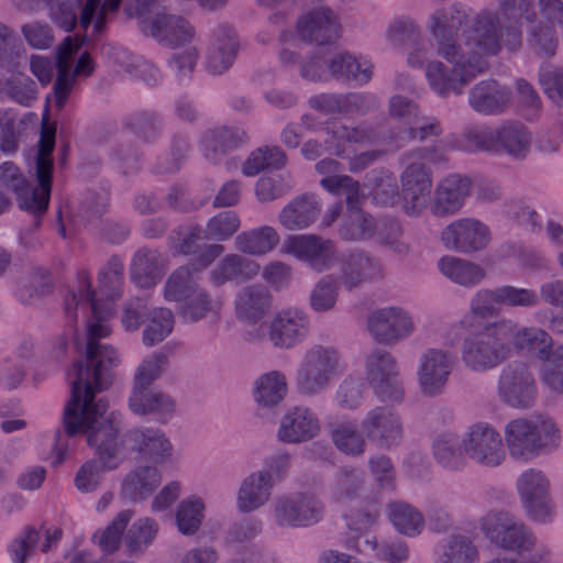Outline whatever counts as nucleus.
I'll return each instance as SVG.
<instances>
[{"mask_svg": "<svg viewBox=\"0 0 563 563\" xmlns=\"http://www.w3.org/2000/svg\"><path fill=\"white\" fill-rule=\"evenodd\" d=\"M79 287L65 298V314L70 323L77 321V312L90 311L82 339L75 334L74 342L79 352L85 353L86 361L73 365L68 377L71 397L63 413V428L68 437L79 433L87 435L88 445L96 450L102 466L96 461H88L80 466L75 476V487L80 493L95 492L102 479L103 470H113L123 461L119 433L121 415L108 411V401L98 398L111 384L110 368L120 362L118 352L100 340L110 335L109 319L114 310L111 305L103 307L90 290V280L86 273L78 276Z\"/></svg>", "mask_w": 563, "mask_h": 563, "instance_id": "obj_1", "label": "nucleus"}, {"mask_svg": "<svg viewBox=\"0 0 563 563\" xmlns=\"http://www.w3.org/2000/svg\"><path fill=\"white\" fill-rule=\"evenodd\" d=\"M470 10L462 3L437 9L428 29L441 59H431L423 46L412 48L407 64L424 68L430 89L439 97L461 95L464 88L487 68L485 56L500 48L499 20L490 12L479 13L470 24Z\"/></svg>", "mask_w": 563, "mask_h": 563, "instance_id": "obj_2", "label": "nucleus"}, {"mask_svg": "<svg viewBox=\"0 0 563 563\" xmlns=\"http://www.w3.org/2000/svg\"><path fill=\"white\" fill-rule=\"evenodd\" d=\"M549 342L545 330L503 317L471 331L463 339L460 353L467 371L483 374L499 367L515 352L537 350L540 356H544Z\"/></svg>", "mask_w": 563, "mask_h": 563, "instance_id": "obj_3", "label": "nucleus"}, {"mask_svg": "<svg viewBox=\"0 0 563 563\" xmlns=\"http://www.w3.org/2000/svg\"><path fill=\"white\" fill-rule=\"evenodd\" d=\"M54 146L55 129L44 123L36 156L38 189L27 186L23 175L12 162H4L0 165V183L16 195L21 209L35 217V225L40 224V217L47 210L49 202L53 172L51 154Z\"/></svg>", "mask_w": 563, "mask_h": 563, "instance_id": "obj_4", "label": "nucleus"}, {"mask_svg": "<svg viewBox=\"0 0 563 563\" xmlns=\"http://www.w3.org/2000/svg\"><path fill=\"white\" fill-rule=\"evenodd\" d=\"M504 435L510 456L521 462L555 451L562 440L560 427L549 415L512 419L506 424Z\"/></svg>", "mask_w": 563, "mask_h": 563, "instance_id": "obj_5", "label": "nucleus"}, {"mask_svg": "<svg viewBox=\"0 0 563 563\" xmlns=\"http://www.w3.org/2000/svg\"><path fill=\"white\" fill-rule=\"evenodd\" d=\"M343 371V357L335 347L312 345L305 351L297 367L296 388L303 396L318 395Z\"/></svg>", "mask_w": 563, "mask_h": 563, "instance_id": "obj_6", "label": "nucleus"}, {"mask_svg": "<svg viewBox=\"0 0 563 563\" xmlns=\"http://www.w3.org/2000/svg\"><path fill=\"white\" fill-rule=\"evenodd\" d=\"M81 47V42L76 37L66 36L56 47L57 76L54 84V102L58 109L64 108L78 79L87 78L95 70V63L88 52L75 57Z\"/></svg>", "mask_w": 563, "mask_h": 563, "instance_id": "obj_7", "label": "nucleus"}, {"mask_svg": "<svg viewBox=\"0 0 563 563\" xmlns=\"http://www.w3.org/2000/svg\"><path fill=\"white\" fill-rule=\"evenodd\" d=\"M365 378L373 394L383 402L399 404L405 388L397 358L388 351L374 349L364 360Z\"/></svg>", "mask_w": 563, "mask_h": 563, "instance_id": "obj_8", "label": "nucleus"}, {"mask_svg": "<svg viewBox=\"0 0 563 563\" xmlns=\"http://www.w3.org/2000/svg\"><path fill=\"white\" fill-rule=\"evenodd\" d=\"M324 505L313 493L279 496L272 505V519L279 528H306L322 520Z\"/></svg>", "mask_w": 563, "mask_h": 563, "instance_id": "obj_9", "label": "nucleus"}, {"mask_svg": "<svg viewBox=\"0 0 563 563\" xmlns=\"http://www.w3.org/2000/svg\"><path fill=\"white\" fill-rule=\"evenodd\" d=\"M479 526L492 543L505 551L523 553L534 544L531 530L509 512L490 511L481 519Z\"/></svg>", "mask_w": 563, "mask_h": 563, "instance_id": "obj_10", "label": "nucleus"}, {"mask_svg": "<svg viewBox=\"0 0 563 563\" xmlns=\"http://www.w3.org/2000/svg\"><path fill=\"white\" fill-rule=\"evenodd\" d=\"M456 364L452 350L431 346L424 349L418 358L417 383L420 393L427 397H437L444 393Z\"/></svg>", "mask_w": 563, "mask_h": 563, "instance_id": "obj_11", "label": "nucleus"}, {"mask_svg": "<svg viewBox=\"0 0 563 563\" xmlns=\"http://www.w3.org/2000/svg\"><path fill=\"white\" fill-rule=\"evenodd\" d=\"M360 428L367 441L380 450L398 448L405 439L400 415L386 405L368 409L360 422Z\"/></svg>", "mask_w": 563, "mask_h": 563, "instance_id": "obj_12", "label": "nucleus"}, {"mask_svg": "<svg viewBox=\"0 0 563 563\" xmlns=\"http://www.w3.org/2000/svg\"><path fill=\"white\" fill-rule=\"evenodd\" d=\"M400 174L401 208L409 217H420L428 208L432 191V173L423 162L404 159Z\"/></svg>", "mask_w": 563, "mask_h": 563, "instance_id": "obj_13", "label": "nucleus"}, {"mask_svg": "<svg viewBox=\"0 0 563 563\" xmlns=\"http://www.w3.org/2000/svg\"><path fill=\"white\" fill-rule=\"evenodd\" d=\"M367 330L377 343L396 345L415 333L416 323L407 309L400 306H388L368 316Z\"/></svg>", "mask_w": 563, "mask_h": 563, "instance_id": "obj_14", "label": "nucleus"}, {"mask_svg": "<svg viewBox=\"0 0 563 563\" xmlns=\"http://www.w3.org/2000/svg\"><path fill=\"white\" fill-rule=\"evenodd\" d=\"M517 492L528 516L537 522L551 521L554 507L550 498V481L538 468H528L517 478Z\"/></svg>", "mask_w": 563, "mask_h": 563, "instance_id": "obj_15", "label": "nucleus"}, {"mask_svg": "<svg viewBox=\"0 0 563 563\" xmlns=\"http://www.w3.org/2000/svg\"><path fill=\"white\" fill-rule=\"evenodd\" d=\"M440 240L446 250L466 255L484 251L490 243L492 233L483 221L465 217L449 223L441 231Z\"/></svg>", "mask_w": 563, "mask_h": 563, "instance_id": "obj_16", "label": "nucleus"}, {"mask_svg": "<svg viewBox=\"0 0 563 563\" xmlns=\"http://www.w3.org/2000/svg\"><path fill=\"white\" fill-rule=\"evenodd\" d=\"M462 442L466 456L478 464L494 467L506 457L501 435L487 422L470 426Z\"/></svg>", "mask_w": 563, "mask_h": 563, "instance_id": "obj_17", "label": "nucleus"}, {"mask_svg": "<svg viewBox=\"0 0 563 563\" xmlns=\"http://www.w3.org/2000/svg\"><path fill=\"white\" fill-rule=\"evenodd\" d=\"M497 393L503 402L512 408L533 406L537 386L532 373L522 363L506 366L498 378Z\"/></svg>", "mask_w": 563, "mask_h": 563, "instance_id": "obj_18", "label": "nucleus"}, {"mask_svg": "<svg viewBox=\"0 0 563 563\" xmlns=\"http://www.w3.org/2000/svg\"><path fill=\"white\" fill-rule=\"evenodd\" d=\"M282 252L308 263L318 273L328 271L338 260L333 242L314 234L288 236Z\"/></svg>", "mask_w": 563, "mask_h": 563, "instance_id": "obj_19", "label": "nucleus"}, {"mask_svg": "<svg viewBox=\"0 0 563 563\" xmlns=\"http://www.w3.org/2000/svg\"><path fill=\"white\" fill-rule=\"evenodd\" d=\"M224 252L221 244H211L200 254L197 264L184 265L176 268L167 278L164 286V298L167 301H185L199 287L196 273L208 267Z\"/></svg>", "mask_w": 563, "mask_h": 563, "instance_id": "obj_20", "label": "nucleus"}, {"mask_svg": "<svg viewBox=\"0 0 563 563\" xmlns=\"http://www.w3.org/2000/svg\"><path fill=\"white\" fill-rule=\"evenodd\" d=\"M499 9L504 13L518 10L530 23L528 27L529 44L540 55L553 56L555 54L559 35L558 26L547 24L537 20L533 0H498Z\"/></svg>", "mask_w": 563, "mask_h": 563, "instance_id": "obj_21", "label": "nucleus"}, {"mask_svg": "<svg viewBox=\"0 0 563 563\" xmlns=\"http://www.w3.org/2000/svg\"><path fill=\"white\" fill-rule=\"evenodd\" d=\"M140 30L167 46H181L190 43L196 31L191 23L177 14L156 13L140 22Z\"/></svg>", "mask_w": 563, "mask_h": 563, "instance_id": "obj_22", "label": "nucleus"}, {"mask_svg": "<svg viewBox=\"0 0 563 563\" xmlns=\"http://www.w3.org/2000/svg\"><path fill=\"white\" fill-rule=\"evenodd\" d=\"M309 331V318L305 311L287 308L277 312L268 327V339L275 347L291 349L301 343Z\"/></svg>", "mask_w": 563, "mask_h": 563, "instance_id": "obj_23", "label": "nucleus"}, {"mask_svg": "<svg viewBox=\"0 0 563 563\" xmlns=\"http://www.w3.org/2000/svg\"><path fill=\"white\" fill-rule=\"evenodd\" d=\"M130 449L142 457L155 464H164L172 461L174 445L166 433L153 427H139L126 433Z\"/></svg>", "mask_w": 563, "mask_h": 563, "instance_id": "obj_24", "label": "nucleus"}, {"mask_svg": "<svg viewBox=\"0 0 563 563\" xmlns=\"http://www.w3.org/2000/svg\"><path fill=\"white\" fill-rule=\"evenodd\" d=\"M274 481L267 467L255 470L242 478L235 494L240 514H252L267 505L272 498Z\"/></svg>", "mask_w": 563, "mask_h": 563, "instance_id": "obj_25", "label": "nucleus"}, {"mask_svg": "<svg viewBox=\"0 0 563 563\" xmlns=\"http://www.w3.org/2000/svg\"><path fill=\"white\" fill-rule=\"evenodd\" d=\"M320 429V421L314 411L306 406H295L283 416L277 437L286 443H300L317 437Z\"/></svg>", "mask_w": 563, "mask_h": 563, "instance_id": "obj_26", "label": "nucleus"}, {"mask_svg": "<svg viewBox=\"0 0 563 563\" xmlns=\"http://www.w3.org/2000/svg\"><path fill=\"white\" fill-rule=\"evenodd\" d=\"M297 33L302 41L323 45L339 37L340 23L329 8L320 7L297 21Z\"/></svg>", "mask_w": 563, "mask_h": 563, "instance_id": "obj_27", "label": "nucleus"}, {"mask_svg": "<svg viewBox=\"0 0 563 563\" xmlns=\"http://www.w3.org/2000/svg\"><path fill=\"white\" fill-rule=\"evenodd\" d=\"M340 283L352 290L383 276L380 263L363 251H352L341 260Z\"/></svg>", "mask_w": 563, "mask_h": 563, "instance_id": "obj_28", "label": "nucleus"}, {"mask_svg": "<svg viewBox=\"0 0 563 563\" xmlns=\"http://www.w3.org/2000/svg\"><path fill=\"white\" fill-rule=\"evenodd\" d=\"M471 192V180L459 174L443 178L437 186L431 211L435 217L457 213Z\"/></svg>", "mask_w": 563, "mask_h": 563, "instance_id": "obj_29", "label": "nucleus"}, {"mask_svg": "<svg viewBox=\"0 0 563 563\" xmlns=\"http://www.w3.org/2000/svg\"><path fill=\"white\" fill-rule=\"evenodd\" d=\"M131 411L139 416H154L166 421L175 412V400L164 391L152 386L133 387L129 397Z\"/></svg>", "mask_w": 563, "mask_h": 563, "instance_id": "obj_30", "label": "nucleus"}, {"mask_svg": "<svg viewBox=\"0 0 563 563\" xmlns=\"http://www.w3.org/2000/svg\"><path fill=\"white\" fill-rule=\"evenodd\" d=\"M322 209L321 199L314 194H302L291 199L279 212L278 221L288 231L309 228Z\"/></svg>", "mask_w": 563, "mask_h": 563, "instance_id": "obj_31", "label": "nucleus"}, {"mask_svg": "<svg viewBox=\"0 0 563 563\" xmlns=\"http://www.w3.org/2000/svg\"><path fill=\"white\" fill-rule=\"evenodd\" d=\"M272 301V294L264 285L245 286L235 295V316L245 322L256 323L271 310Z\"/></svg>", "mask_w": 563, "mask_h": 563, "instance_id": "obj_32", "label": "nucleus"}, {"mask_svg": "<svg viewBox=\"0 0 563 563\" xmlns=\"http://www.w3.org/2000/svg\"><path fill=\"white\" fill-rule=\"evenodd\" d=\"M510 99V89L493 79L476 84L468 96L472 109L482 114L501 113L509 106Z\"/></svg>", "mask_w": 563, "mask_h": 563, "instance_id": "obj_33", "label": "nucleus"}, {"mask_svg": "<svg viewBox=\"0 0 563 563\" xmlns=\"http://www.w3.org/2000/svg\"><path fill=\"white\" fill-rule=\"evenodd\" d=\"M245 132L234 126H217L206 131L201 137L200 150L209 162L219 163L228 152L244 143Z\"/></svg>", "mask_w": 563, "mask_h": 563, "instance_id": "obj_34", "label": "nucleus"}, {"mask_svg": "<svg viewBox=\"0 0 563 563\" xmlns=\"http://www.w3.org/2000/svg\"><path fill=\"white\" fill-rule=\"evenodd\" d=\"M261 272L258 263L240 254L232 253L223 256L209 272L208 278L211 285L221 287L234 280H250Z\"/></svg>", "mask_w": 563, "mask_h": 563, "instance_id": "obj_35", "label": "nucleus"}, {"mask_svg": "<svg viewBox=\"0 0 563 563\" xmlns=\"http://www.w3.org/2000/svg\"><path fill=\"white\" fill-rule=\"evenodd\" d=\"M238 52L234 32L224 25L214 29L212 44L206 58V67L213 75H221L233 64Z\"/></svg>", "mask_w": 563, "mask_h": 563, "instance_id": "obj_36", "label": "nucleus"}, {"mask_svg": "<svg viewBox=\"0 0 563 563\" xmlns=\"http://www.w3.org/2000/svg\"><path fill=\"white\" fill-rule=\"evenodd\" d=\"M279 243L280 235L274 227L260 225L239 233L234 240V247L241 254L263 257L272 253Z\"/></svg>", "mask_w": 563, "mask_h": 563, "instance_id": "obj_37", "label": "nucleus"}, {"mask_svg": "<svg viewBox=\"0 0 563 563\" xmlns=\"http://www.w3.org/2000/svg\"><path fill=\"white\" fill-rule=\"evenodd\" d=\"M438 268L449 280L465 288L476 287L487 276L486 269L478 263L453 255L442 256L438 261Z\"/></svg>", "mask_w": 563, "mask_h": 563, "instance_id": "obj_38", "label": "nucleus"}, {"mask_svg": "<svg viewBox=\"0 0 563 563\" xmlns=\"http://www.w3.org/2000/svg\"><path fill=\"white\" fill-rule=\"evenodd\" d=\"M166 266L167 261L162 253L142 249L132 260L131 278L137 287H153L162 278Z\"/></svg>", "mask_w": 563, "mask_h": 563, "instance_id": "obj_39", "label": "nucleus"}, {"mask_svg": "<svg viewBox=\"0 0 563 563\" xmlns=\"http://www.w3.org/2000/svg\"><path fill=\"white\" fill-rule=\"evenodd\" d=\"M162 483V474L155 465H137L126 474L121 494L132 501L151 496Z\"/></svg>", "mask_w": 563, "mask_h": 563, "instance_id": "obj_40", "label": "nucleus"}, {"mask_svg": "<svg viewBox=\"0 0 563 563\" xmlns=\"http://www.w3.org/2000/svg\"><path fill=\"white\" fill-rule=\"evenodd\" d=\"M325 131L329 135L325 143L333 150V154L338 157L345 155V143L365 144L375 139V133L372 128L365 124L349 126L335 119L327 122Z\"/></svg>", "mask_w": 563, "mask_h": 563, "instance_id": "obj_41", "label": "nucleus"}, {"mask_svg": "<svg viewBox=\"0 0 563 563\" xmlns=\"http://www.w3.org/2000/svg\"><path fill=\"white\" fill-rule=\"evenodd\" d=\"M13 3L24 12H34L36 7L29 4L26 0H12ZM35 3L43 2L47 8V16L60 30L71 32L79 21L77 9L82 0H33Z\"/></svg>", "mask_w": 563, "mask_h": 563, "instance_id": "obj_42", "label": "nucleus"}, {"mask_svg": "<svg viewBox=\"0 0 563 563\" xmlns=\"http://www.w3.org/2000/svg\"><path fill=\"white\" fill-rule=\"evenodd\" d=\"M495 153H506L514 158L521 159L529 152L531 136L522 124L507 122L495 129Z\"/></svg>", "mask_w": 563, "mask_h": 563, "instance_id": "obj_43", "label": "nucleus"}, {"mask_svg": "<svg viewBox=\"0 0 563 563\" xmlns=\"http://www.w3.org/2000/svg\"><path fill=\"white\" fill-rule=\"evenodd\" d=\"M286 376L272 371L261 375L254 383L253 396L256 404L264 408L277 406L287 394Z\"/></svg>", "mask_w": 563, "mask_h": 563, "instance_id": "obj_44", "label": "nucleus"}, {"mask_svg": "<svg viewBox=\"0 0 563 563\" xmlns=\"http://www.w3.org/2000/svg\"><path fill=\"white\" fill-rule=\"evenodd\" d=\"M549 340L544 356H540L537 350H527L526 353L545 362L541 375L542 383L552 394L563 395V346L553 347L550 334Z\"/></svg>", "mask_w": 563, "mask_h": 563, "instance_id": "obj_45", "label": "nucleus"}, {"mask_svg": "<svg viewBox=\"0 0 563 563\" xmlns=\"http://www.w3.org/2000/svg\"><path fill=\"white\" fill-rule=\"evenodd\" d=\"M330 438L333 445L346 456L360 457L366 451V435L352 421L331 426Z\"/></svg>", "mask_w": 563, "mask_h": 563, "instance_id": "obj_46", "label": "nucleus"}, {"mask_svg": "<svg viewBox=\"0 0 563 563\" xmlns=\"http://www.w3.org/2000/svg\"><path fill=\"white\" fill-rule=\"evenodd\" d=\"M387 516L395 529L406 537L419 536L426 526L423 515L405 501H393L387 506Z\"/></svg>", "mask_w": 563, "mask_h": 563, "instance_id": "obj_47", "label": "nucleus"}, {"mask_svg": "<svg viewBox=\"0 0 563 563\" xmlns=\"http://www.w3.org/2000/svg\"><path fill=\"white\" fill-rule=\"evenodd\" d=\"M183 316L192 321L207 317H219L223 306L220 297H212L205 288L198 287L185 301Z\"/></svg>", "mask_w": 563, "mask_h": 563, "instance_id": "obj_48", "label": "nucleus"}, {"mask_svg": "<svg viewBox=\"0 0 563 563\" xmlns=\"http://www.w3.org/2000/svg\"><path fill=\"white\" fill-rule=\"evenodd\" d=\"M433 455L439 464L449 470H455L464 464L466 455L462 439L453 432L439 434L432 444Z\"/></svg>", "mask_w": 563, "mask_h": 563, "instance_id": "obj_49", "label": "nucleus"}, {"mask_svg": "<svg viewBox=\"0 0 563 563\" xmlns=\"http://www.w3.org/2000/svg\"><path fill=\"white\" fill-rule=\"evenodd\" d=\"M437 563H478V552L467 537L454 534L439 548Z\"/></svg>", "mask_w": 563, "mask_h": 563, "instance_id": "obj_50", "label": "nucleus"}, {"mask_svg": "<svg viewBox=\"0 0 563 563\" xmlns=\"http://www.w3.org/2000/svg\"><path fill=\"white\" fill-rule=\"evenodd\" d=\"M123 0H85L79 14V24L85 31L92 25L96 34L103 32L108 13L117 12Z\"/></svg>", "mask_w": 563, "mask_h": 563, "instance_id": "obj_51", "label": "nucleus"}, {"mask_svg": "<svg viewBox=\"0 0 563 563\" xmlns=\"http://www.w3.org/2000/svg\"><path fill=\"white\" fill-rule=\"evenodd\" d=\"M205 509V503L198 497L183 499L175 514L178 531L186 537L195 536L202 525Z\"/></svg>", "mask_w": 563, "mask_h": 563, "instance_id": "obj_52", "label": "nucleus"}, {"mask_svg": "<svg viewBox=\"0 0 563 563\" xmlns=\"http://www.w3.org/2000/svg\"><path fill=\"white\" fill-rule=\"evenodd\" d=\"M287 162L285 152L278 146H263L253 151L242 166L243 175L252 177L265 168L279 169Z\"/></svg>", "mask_w": 563, "mask_h": 563, "instance_id": "obj_53", "label": "nucleus"}, {"mask_svg": "<svg viewBox=\"0 0 563 563\" xmlns=\"http://www.w3.org/2000/svg\"><path fill=\"white\" fill-rule=\"evenodd\" d=\"M366 388L361 377L347 376L338 386L334 395V405L345 411L358 410L365 400Z\"/></svg>", "mask_w": 563, "mask_h": 563, "instance_id": "obj_54", "label": "nucleus"}, {"mask_svg": "<svg viewBox=\"0 0 563 563\" xmlns=\"http://www.w3.org/2000/svg\"><path fill=\"white\" fill-rule=\"evenodd\" d=\"M175 318L167 308L154 309L147 318L143 330V344L147 347L163 342L173 331Z\"/></svg>", "mask_w": 563, "mask_h": 563, "instance_id": "obj_55", "label": "nucleus"}, {"mask_svg": "<svg viewBox=\"0 0 563 563\" xmlns=\"http://www.w3.org/2000/svg\"><path fill=\"white\" fill-rule=\"evenodd\" d=\"M26 57V49L16 37L14 30L0 22V66L14 70Z\"/></svg>", "mask_w": 563, "mask_h": 563, "instance_id": "obj_56", "label": "nucleus"}, {"mask_svg": "<svg viewBox=\"0 0 563 563\" xmlns=\"http://www.w3.org/2000/svg\"><path fill=\"white\" fill-rule=\"evenodd\" d=\"M445 145L466 152H496L495 129L486 126H477L467 129L457 144H453L450 140L445 141Z\"/></svg>", "mask_w": 563, "mask_h": 563, "instance_id": "obj_57", "label": "nucleus"}, {"mask_svg": "<svg viewBox=\"0 0 563 563\" xmlns=\"http://www.w3.org/2000/svg\"><path fill=\"white\" fill-rule=\"evenodd\" d=\"M30 351L24 354L13 352L0 357V387L4 389L18 388L26 375V360Z\"/></svg>", "mask_w": 563, "mask_h": 563, "instance_id": "obj_58", "label": "nucleus"}, {"mask_svg": "<svg viewBox=\"0 0 563 563\" xmlns=\"http://www.w3.org/2000/svg\"><path fill=\"white\" fill-rule=\"evenodd\" d=\"M376 231L374 219L362 211L355 209L350 211L347 218L340 228V236L346 241H358L369 239Z\"/></svg>", "mask_w": 563, "mask_h": 563, "instance_id": "obj_59", "label": "nucleus"}, {"mask_svg": "<svg viewBox=\"0 0 563 563\" xmlns=\"http://www.w3.org/2000/svg\"><path fill=\"white\" fill-rule=\"evenodd\" d=\"M503 310L499 288H481L470 299V312L478 319L487 320Z\"/></svg>", "mask_w": 563, "mask_h": 563, "instance_id": "obj_60", "label": "nucleus"}, {"mask_svg": "<svg viewBox=\"0 0 563 563\" xmlns=\"http://www.w3.org/2000/svg\"><path fill=\"white\" fill-rule=\"evenodd\" d=\"M339 295L338 280L333 275L320 278L310 292V307L316 312H325L335 307Z\"/></svg>", "mask_w": 563, "mask_h": 563, "instance_id": "obj_61", "label": "nucleus"}, {"mask_svg": "<svg viewBox=\"0 0 563 563\" xmlns=\"http://www.w3.org/2000/svg\"><path fill=\"white\" fill-rule=\"evenodd\" d=\"M20 33L25 44L35 51H47L55 43V33L51 24L33 20L20 26Z\"/></svg>", "mask_w": 563, "mask_h": 563, "instance_id": "obj_62", "label": "nucleus"}, {"mask_svg": "<svg viewBox=\"0 0 563 563\" xmlns=\"http://www.w3.org/2000/svg\"><path fill=\"white\" fill-rule=\"evenodd\" d=\"M379 518L380 504L377 500L366 501L360 507L351 509L345 515L347 528L357 533L367 532L369 529L377 526Z\"/></svg>", "mask_w": 563, "mask_h": 563, "instance_id": "obj_63", "label": "nucleus"}, {"mask_svg": "<svg viewBox=\"0 0 563 563\" xmlns=\"http://www.w3.org/2000/svg\"><path fill=\"white\" fill-rule=\"evenodd\" d=\"M241 227V220L234 211H221L207 222L205 238L218 242L233 236Z\"/></svg>", "mask_w": 563, "mask_h": 563, "instance_id": "obj_64", "label": "nucleus"}]
</instances>
